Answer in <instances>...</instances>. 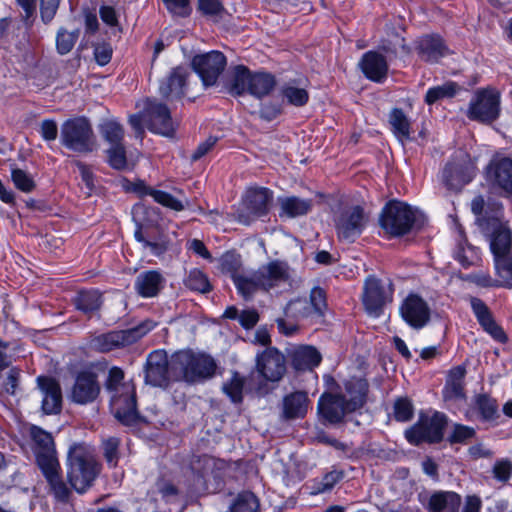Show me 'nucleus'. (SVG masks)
Masks as SVG:
<instances>
[{"label": "nucleus", "instance_id": "1", "mask_svg": "<svg viewBox=\"0 0 512 512\" xmlns=\"http://www.w3.org/2000/svg\"><path fill=\"white\" fill-rule=\"evenodd\" d=\"M326 295L322 288L314 287L310 298L291 300L284 308V317L276 319L278 330L285 336L294 335L299 329L300 321L319 319L326 309Z\"/></svg>", "mask_w": 512, "mask_h": 512}, {"label": "nucleus", "instance_id": "2", "mask_svg": "<svg viewBox=\"0 0 512 512\" xmlns=\"http://www.w3.org/2000/svg\"><path fill=\"white\" fill-rule=\"evenodd\" d=\"M217 364L214 358L204 352L192 349L179 350L171 355L173 381L188 384L204 382L215 375Z\"/></svg>", "mask_w": 512, "mask_h": 512}, {"label": "nucleus", "instance_id": "3", "mask_svg": "<svg viewBox=\"0 0 512 512\" xmlns=\"http://www.w3.org/2000/svg\"><path fill=\"white\" fill-rule=\"evenodd\" d=\"M123 371L118 367L109 370L106 387L113 392L111 409L115 417L124 425L134 423L138 418L135 388L132 384L122 383Z\"/></svg>", "mask_w": 512, "mask_h": 512}, {"label": "nucleus", "instance_id": "4", "mask_svg": "<svg viewBox=\"0 0 512 512\" xmlns=\"http://www.w3.org/2000/svg\"><path fill=\"white\" fill-rule=\"evenodd\" d=\"M67 477L78 493L85 492L99 473L93 452L83 444H74L68 451Z\"/></svg>", "mask_w": 512, "mask_h": 512}, {"label": "nucleus", "instance_id": "5", "mask_svg": "<svg viewBox=\"0 0 512 512\" xmlns=\"http://www.w3.org/2000/svg\"><path fill=\"white\" fill-rule=\"evenodd\" d=\"M60 140L67 149L78 153L92 152L96 146L92 126L85 117L65 121L61 126Z\"/></svg>", "mask_w": 512, "mask_h": 512}, {"label": "nucleus", "instance_id": "6", "mask_svg": "<svg viewBox=\"0 0 512 512\" xmlns=\"http://www.w3.org/2000/svg\"><path fill=\"white\" fill-rule=\"evenodd\" d=\"M500 92L487 87L478 89L470 100L466 115L470 120L492 123L500 114Z\"/></svg>", "mask_w": 512, "mask_h": 512}, {"label": "nucleus", "instance_id": "7", "mask_svg": "<svg viewBox=\"0 0 512 512\" xmlns=\"http://www.w3.org/2000/svg\"><path fill=\"white\" fill-rule=\"evenodd\" d=\"M415 221L416 211L400 201H391L386 204L380 217L382 228L393 236L408 233Z\"/></svg>", "mask_w": 512, "mask_h": 512}, {"label": "nucleus", "instance_id": "8", "mask_svg": "<svg viewBox=\"0 0 512 512\" xmlns=\"http://www.w3.org/2000/svg\"><path fill=\"white\" fill-rule=\"evenodd\" d=\"M446 423V416L440 412L421 414L417 423L406 430L405 437L414 445L422 442L437 443L443 438Z\"/></svg>", "mask_w": 512, "mask_h": 512}, {"label": "nucleus", "instance_id": "9", "mask_svg": "<svg viewBox=\"0 0 512 512\" xmlns=\"http://www.w3.org/2000/svg\"><path fill=\"white\" fill-rule=\"evenodd\" d=\"M155 325L153 321H145L134 328L101 334L91 340V346L100 352H109L135 343L151 331Z\"/></svg>", "mask_w": 512, "mask_h": 512}, {"label": "nucleus", "instance_id": "10", "mask_svg": "<svg viewBox=\"0 0 512 512\" xmlns=\"http://www.w3.org/2000/svg\"><path fill=\"white\" fill-rule=\"evenodd\" d=\"M502 216L503 213L498 206L491 218H479L481 229L491 234L490 248L494 259L512 253V234L502 222Z\"/></svg>", "mask_w": 512, "mask_h": 512}, {"label": "nucleus", "instance_id": "11", "mask_svg": "<svg viewBox=\"0 0 512 512\" xmlns=\"http://www.w3.org/2000/svg\"><path fill=\"white\" fill-rule=\"evenodd\" d=\"M272 201V192L264 187L249 188L246 191L243 208L238 211L237 220L244 225H250L256 219L265 216Z\"/></svg>", "mask_w": 512, "mask_h": 512}, {"label": "nucleus", "instance_id": "12", "mask_svg": "<svg viewBox=\"0 0 512 512\" xmlns=\"http://www.w3.org/2000/svg\"><path fill=\"white\" fill-rule=\"evenodd\" d=\"M393 287L391 282L370 276L364 285L363 304L369 315L378 317L383 307L392 301Z\"/></svg>", "mask_w": 512, "mask_h": 512}, {"label": "nucleus", "instance_id": "13", "mask_svg": "<svg viewBox=\"0 0 512 512\" xmlns=\"http://www.w3.org/2000/svg\"><path fill=\"white\" fill-rule=\"evenodd\" d=\"M192 66L204 86H213L226 66V57L220 51H210L194 56Z\"/></svg>", "mask_w": 512, "mask_h": 512}, {"label": "nucleus", "instance_id": "14", "mask_svg": "<svg viewBox=\"0 0 512 512\" xmlns=\"http://www.w3.org/2000/svg\"><path fill=\"white\" fill-rule=\"evenodd\" d=\"M173 381L171 357L168 359L164 351L151 352L146 361L145 382L154 387H165Z\"/></svg>", "mask_w": 512, "mask_h": 512}, {"label": "nucleus", "instance_id": "15", "mask_svg": "<svg viewBox=\"0 0 512 512\" xmlns=\"http://www.w3.org/2000/svg\"><path fill=\"white\" fill-rule=\"evenodd\" d=\"M256 370L265 380L278 382L286 372L285 356L276 348L268 347L257 354Z\"/></svg>", "mask_w": 512, "mask_h": 512}, {"label": "nucleus", "instance_id": "16", "mask_svg": "<svg viewBox=\"0 0 512 512\" xmlns=\"http://www.w3.org/2000/svg\"><path fill=\"white\" fill-rule=\"evenodd\" d=\"M399 312L402 319L414 329L425 327L431 315L428 303L417 294H409L401 303Z\"/></svg>", "mask_w": 512, "mask_h": 512}, {"label": "nucleus", "instance_id": "17", "mask_svg": "<svg viewBox=\"0 0 512 512\" xmlns=\"http://www.w3.org/2000/svg\"><path fill=\"white\" fill-rule=\"evenodd\" d=\"M366 225L363 209L354 206L344 210L336 221L338 237L342 240L353 242L360 236Z\"/></svg>", "mask_w": 512, "mask_h": 512}, {"label": "nucleus", "instance_id": "18", "mask_svg": "<svg viewBox=\"0 0 512 512\" xmlns=\"http://www.w3.org/2000/svg\"><path fill=\"white\" fill-rule=\"evenodd\" d=\"M146 117L147 127L150 131L163 136L173 135L175 124L167 106L156 101L147 100Z\"/></svg>", "mask_w": 512, "mask_h": 512}, {"label": "nucleus", "instance_id": "19", "mask_svg": "<svg viewBox=\"0 0 512 512\" xmlns=\"http://www.w3.org/2000/svg\"><path fill=\"white\" fill-rule=\"evenodd\" d=\"M262 279L263 291H269L273 288L282 286H291L292 272L287 263L274 260L259 269Z\"/></svg>", "mask_w": 512, "mask_h": 512}, {"label": "nucleus", "instance_id": "20", "mask_svg": "<svg viewBox=\"0 0 512 512\" xmlns=\"http://www.w3.org/2000/svg\"><path fill=\"white\" fill-rule=\"evenodd\" d=\"M99 393L100 385L96 375L91 372H81L72 387L71 399L77 404L85 405L95 401Z\"/></svg>", "mask_w": 512, "mask_h": 512}, {"label": "nucleus", "instance_id": "21", "mask_svg": "<svg viewBox=\"0 0 512 512\" xmlns=\"http://www.w3.org/2000/svg\"><path fill=\"white\" fill-rule=\"evenodd\" d=\"M33 441V449L39 468L44 467V463L59 462L56 457L53 438L50 433L43 429L33 426L30 430Z\"/></svg>", "mask_w": 512, "mask_h": 512}, {"label": "nucleus", "instance_id": "22", "mask_svg": "<svg viewBox=\"0 0 512 512\" xmlns=\"http://www.w3.org/2000/svg\"><path fill=\"white\" fill-rule=\"evenodd\" d=\"M320 414L330 423L342 421L346 413L354 410L348 409L346 396L340 394H324L318 402Z\"/></svg>", "mask_w": 512, "mask_h": 512}, {"label": "nucleus", "instance_id": "23", "mask_svg": "<svg viewBox=\"0 0 512 512\" xmlns=\"http://www.w3.org/2000/svg\"><path fill=\"white\" fill-rule=\"evenodd\" d=\"M37 383L42 394V410L45 414H56L61 409L62 393L59 383L50 377L39 376Z\"/></svg>", "mask_w": 512, "mask_h": 512}, {"label": "nucleus", "instance_id": "24", "mask_svg": "<svg viewBox=\"0 0 512 512\" xmlns=\"http://www.w3.org/2000/svg\"><path fill=\"white\" fill-rule=\"evenodd\" d=\"M48 486L50 493L57 502L66 503L70 496V490L65 484L61 476V467L59 462L44 463V467L40 468Z\"/></svg>", "mask_w": 512, "mask_h": 512}, {"label": "nucleus", "instance_id": "25", "mask_svg": "<svg viewBox=\"0 0 512 512\" xmlns=\"http://www.w3.org/2000/svg\"><path fill=\"white\" fill-rule=\"evenodd\" d=\"M189 72L184 67L172 69L169 76L159 85V93L167 99H180L185 94L186 79Z\"/></svg>", "mask_w": 512, "mask_h": 512}, {"label": "nucleus", "instance_id": "26", "mask_svg": "<svg viewBox=\"0 0 512 512\" xmlns=\"http://www.w3.org/2000/svg\"><path fill=\"white\" fill-rule=\"evenodd\" d=\"M359 66L364 75L374 82H382L387 77L388 64L386 58L376 51L366 52L362 56Z\"/></svg>", "mask_w": 512, "mask_h": 512}, {"label": "nucleus", "instance_id": "27", "mask_svg": "<svg viewBox=\"0 0 512 512\" xmlns=\"http://www.w3.org/2000/svg\"><path fill=\"white\" fill-rule=\"evenodd\" d=\"M470 305L483 329L496 341L505 342L507 337L502 328L495 323L487 305L481 299L476 297H472L470 299Z\"/></svg>", "mask_w": 512, "mask_h": 512}, {"label": "nucleus", "instance_id": "28", "mask_svg": "<svg viewBox=\"0 0 512 512\" xmlns=\"http://www.w3.org/2000/svg\"><path fill=\"white\" fill-rule=\"evenodd\" d=\"M488 177L507 194H512V160L501 158L494 160L488 167Z\"/></svg>", "mask_w": 512, "mask_h": 512}, {"label": "nucleus", "instance_id": "29", "mask_svg": "<svg viewBox=\"0 0 512 512\" xmlns=\"http://www.w3.org/2000/svg\"><path fill=\"white\" fill-rule=\"evenodd\" d=\"M419 57L426 62H437L448 55L449 50L439 36L427 35L419 39L417 45Z\"/></svg>", "mask_w": 512, "mask_h": 512}, {"label": "nucleus", "instance_id": "30", "mask_svg": "<svg viewBox=\"0 0 512 512\" xmlns=\"http://www.w3.org/2000/svg\"><path fill=\"white\" fill-rule=\"evenodd\" d=\"M143 193L151 196L156 203L176 212L183 211L190 205L188 198L182 190H178V195L175 196L163 190L145 187Z\"/></svg>", "mask_w": 512, "mask_h": 512}, {"label": "nucleus", "instance_id": "31", "mask_svg": "<svg viewBox=\"0 0 512 512\" xmlns=\"http://www.w3.org/2000/svg\"><path fill=\"white\" fill-rule=\"evenodd\" d=\"M164 278L155 270L140 273L135 280V290L145 298L156 296L163 287Z\"/></svg>", "mask_w": 512, "mask_h": 512}, {"label": "nucleus", "instance_id": "32", "mask_svg": "<svg viewBox=\"0 0 512 512\" xmlns=\"http://www.w3.org/2000/svg\"><path fill=\"white\" fill-rule=\"evenodd\" d=\"M251 71L244 65L233 67L228 73L225 87L227 91L234 96H240L249 93Z\"/></svg>", "mask_w": 512, "mask_h": 512}, {"label": "nucleus", "instance_id": "33", "mask_svg": "<svg viewBox=\"0 0 512 512\" xmlns=\"http://www.w3.org/2000/svg\"><path fill=\"white\" fill-rule=\"evenodd\" d=\"M321 355L312 346H300L291 355L292 366L299 371L311 370L321 362Z\"/></svg>", "mask_w": 512, "mask_h": 512}, {"label": "nucleus", "instance_id": "34", "mask_svg": "<svg viewBox=\"0 0 512 512\" xmlns=\"http://www.w3.org/2000/svg\"><path fill=\"white\" fill-rule=\"evenodd\" d=\"M461 497L455 492H437L428 502L429 512H459Z\"/></svg>", "mask_w": 512, "mask_h": 512}, {"label": "nucleus", "instance_id": "35", "mask_svg": "<svg viewBox=\"0 0 512 512\" xmlns=\"http://www.w3.org/2000/svg\"><path fill=\"white\" fill-rule=\"evenodd\" d=\"M475 175V167L472 163L465 166L464 169L459 168L455 164H448L443 171V178L446 185L450 188L457 189L467 184Z\"/></svg>", "mask_w": 512, "mask_h": 512}, {"label": "nucleus", "instance_id": "36", "mask_svg": "<svg viewBox=\"0 0 512 512\" xmlns=\"http://www.w3.org/2000/svg\"><path fill=\"white\" fill-rule=\"evenodd\" d=\"M233 282L238 293L245 300H250L256 292L263 290L259 270L249 273L242 272L240 275L234 276Z\"/></svg>", "mask_w": 512, "mask_h": 512}, {"label": "nucleus", "instance_id": "37", "mask_svg": "<svg viewBox=\"0 0 512 512\" xmlns=\"http://www.w3.org/2000/svg\"><path fill=\"white\" fill-rule=\"evenodd\" d=\"M308 397L304 392H294L283 399V415L286 419L302 418L308 409Z\"/></svg>", "mask_w": 512, "mask_h": 512}, {"label": "nucleus", "instance_id": "38", "mask_svg": "<svg viewBox=\"0 0 512 512\" xmlns=\"http://www.w3.org/2000/svg\"><path fill=\"white\" fill-rule=\"evenodd\" d=\"M346 399L348 403V409L357 410L361 408L365 403V398L368 390V384L366 380L360 378H353L345 383Z\"/></svg>", "mask_w": 512, "mask_h": 512}, {"label": "nucleus", "instance_id": "39", "mask_svg": "<svg viewBox=\"0 0 512 512\" xmlns=\"http://www.w3.org/2000/svg\"><path fill=\"white\" fill-rule=\"evenodd\" d=\"M275 84V78L269 73H251L248 94L256 98H262L273 90Z\"/></svg>", "mask_w": 512, "mask_h": 512}, {"label": "nucleus", "instance_id": "40", "mask_svg": "<svg viewBox=\"0 0 512 512\" xmlns=\"http://www.w3.org/2000/svg\"><path fill=\"white\" fill-rule=\"evenodd\" d=\"M465 372V368L461 366L451 369L443 389L445 399H460L464 397L463 379Z\"/></svg>", "mask_w": 512, "mask_h": 512}, {"label": "nucleus", "instance_id": "41", "mask_svg": "<svg viewBox=\"0 0 512 512\" xmlns=\"http://www.w3.org/2000/svg\"><path fill=\"white\" fill-rule=\"evenodd\" d=\"M279 203L281 215L284 214L289 218L305 215L312 207L311 200L301 199L295 196L281 198L279 199Z\"/></svg>", "mask_w": 512, "mask_h": 512}, {"label": "nucleus", "instance_id": "42", "mask_svg": "<svg viewBox=\"0 0 512 512\" xmlns=\"http://www.w3.org/2000/svg\"><path fill=\"white\" fill-rule=\"evenodd\" d=\"M389 124L396 138L400 141L410 139L411 136V123L405 113L399 109L394 108L389 114Z\"/></svg>", "mask_w": 512, "mask_h": 512}, {"label": "nucleus", "instance_id": "43", "mask_svg": "<svg viewBox=\"0 0 512 512\" xmlns=\"http://www.w3.org/2000/svg\"><path fill=\"white\" fill-rule=\"evenodd\" d=\"M343 478L341 471L333 470L326 473L320 480H314L310 486V493L317 495L331 491L333 487Z\"/></svg>", "mask_w": 512, "mask_h": 512}, {"label": "nucleus", "instance_id": "44", "mask_svg": "<svg viewBox=\"0 0 512 512\" xmlns=\"http://www.w3.org/2000/svg\"><path fill=\"white\" fill-rule=\"evenodd\" d=\"M100 133L102 137L110 143L111 146L122 144L124 138V130L122 126L115 120H106L100 125Z\"/></svg>", "mask_w": 512, "mask_h": 512}, {"label": "nucleus", "instance_id": "45", "mask_svg": "<svg viewBox=\"0 0 512 512\" xmlns=\"http://www.w3.org/2000/svg\"><path fill=\"white\" fill-rule=\"evenodd\" d=\"M184 284L190 290L200 293H208L212 289L207 275L199 269L191 270Z\"/></svg>", "mask_w": 512, "mask_h": 512}, {"label": "nucleus", "instance_id": "46", "mask_svg": "<svg viewBox=\"0 0 512 512\" xmlns=\"http://www.w3.org/2000/svg\"><path fill=\"white\" fill-rule=\"evenodd\" d=\"M101 294L98 291H82L76 298V307L84 313L96 311L101 306Z\"/></svg>", "mask_w": 512, "mask_h": 512}, {"label": "nucleus", "instance_id": "47", "mask_svg": "<svg viewBox=\"0 0 512 512\" xmlns=\"http://www.w3.org/2000/svg\"><path fill=\"white\" fill-rule=\"evenodd\" d=\"M495 268L501 278L500 286L512 288V253L494 259Z\"/></svg>", "mask_w": 512, "mask_h": 512}, {"label": "nucleus", "instance_id": "48", "mask_svg": "<svg viewBox=\"0 0 512 512\" xmlns=\"http://www.w3.org/2000/svg\"><path fill=\"white\" fill-rule=\"evenodd\" d=\"M458 88V85L454 82H447L443 85L432 87L428 89L425 101L431 105L440 99L453 97L457 93Z\"/></svg>", "mask_w": 512, "mask_h": 512}, {"label": "nucleus", "instance_id": "49", "mask_svg": "<svg viewBox=\"0 0 512 512\" xmlns=\"http://www.w3.org/2000/svg\"><path fill=\"white\" fill-rule=\"evenodd\" d=\"M259 501L251 492L240 493L230 507L231 512H258Z\"/></svg>", "mask_w": 512, "mask_h": 512}, {"label": "nucleus", "instance_id": "50", "mask_svg": "<svg viewBox=\"0 0 512 512\" xmlns=\"http://www.w3.org/2000/svg\"><path fill=\"white\" fill-rule=\"evenodd\" d=\"M244 383V377L239 373L234 372L231 379L223 384V391L234 403L241 402L243 398Z\"/></svg>", "mask_w": 512, "mask_h": 512}, {"label": "nucleus", "instance_id": "51", "mask_svg": "<svg viewBox=\"0 0 512 512\" xmlns=\"http://www.w3.org/2000/svg\"><path fill=\"white\" fill-rule=\"evenodd\" d=\"M281 93L283 98L291 105L304 106L309 99V94L304 88L287 84L282 87Z\"/></svg>", "mask_w": 512, "mask_h": 512}, {"label": "nucleus", "instance_id": "52", "mask_svg": "<svg viewBox=\"0 0 512 512\" xmlns=\"http://www.w3.org/2000/svg\"><path fill=\"white\" fill-rule=\"evenodd\" d=\"M242 266L240 255L234 252H226L220 258V267L223 273L229 274L234 281V276L240 275Z\"/></svg>", "mask_w": 512, "mask_h": 512}, {"label": "nucleus", "instance_id": "53", "mask_svg": "<svg viewBox=\"0 0 512 512\" xmlns=\"http://www.w3.org/2000/svg\"><path fill=\"white\" fill-rule=\"evenodd\" d=\"M78 36H79L78 30L69 32L66 29L61 28L58 31L57 37H56L57 51L61 55H65V54L69 53L73 49V47L76 43V40L78 39Z\"/></svg>", "mask_w": 512, "mask_h": 512}, {"label": "nucleus", "instance_id": "54", "mask_svg": "<svg viewBox=\"0 0 512 512\" xmlns=\"http://www.w3.org/2000/svg\"><path fill=\"white\" fill-rule=\"evenodd\" d=\"M11 179L15 187L24 193H29L35 188L33 177L20 168L14 167L11 169Z\"/></svg>", "mask_w": 512, "mask_h": 512}, {"label": "nucleus", "instance_id": "55", "mask_svg": "<svg viewBox=\"0 0 512 512\" xmlns=\"http://www.w3.org/2000/svg\"><path fill=\"white\" fill-rule=\"evenodd\" d=\"M108 163L110 166L117 170H124L128 168V161L126 158V151L122 144L113 145L107 150Z\"/></svg>", "mask_w": 512, "mask_h": 512}, {"label": "nucleus", "instance_id": "56", "mask_svg": "<svg viewBox=\"0 0 512 512\" xmlns=\"http://www.w3.org/2000/svg\"><path fill=\"white\" fill-rule=\"evenodd\" d=\"M477 408L484 420L491 421L497 414L496 401L486 395H479L476 398Z\"/></svg>", "mask_w": 512, "mask_h": 512}, {"label": "nucleus", "instance_id": "57", "mask_svg": "<svg viewBox=\"0 0 512 512\" xmlns=\"http://www.w3.org/2000/svg\"><path fill=\"white\" fill-rule=\"evenodd\" d=\"M498 206L502 210V206L499 203H493L491 208L490 206L485 207L484 199L481 196L474 198L471 202V210L477 216L478 223L479 218H491Z\"/></svg>", "mask_w": 512, "mask_h": 512}, {"label": "nucleus", "instance_id": "58", "mask_svg": "<svg viewBox=\"0 0 512 512\" xmlns=\"http://www.w3.org/2000/svg\"><path fill=\"white\" fill-rule=\"evenodd\" d=\"M394 415L398 421H408L413 415V405L408 398H399L394 404Z\"/></svg>", "mask_w": 512, "mask_h": 512}, {"label": "nucleus", "instance_id": "59", "mask_svg": "<svg viewBox=\"0 0 512 512\" xmlns=\"http://www.w3.org/2000/svg\"><path fill=\"white\" fill-rule=\"evenodd\" d=\"M118 447L119 440L115 437H111L103 443L104 457L112 467L116 466L118 462Z\"/></svg>", "mask_w": 512, "mask_h": 512}, {"label": "nucleus", "instance_id": "60", "mask_svg": "<svg viewBox=\"0 0 512 512\" xmlns=\"http://www.w3.org/2000/svg\"><path fill=\"white\" fill-rule=\"evenodd\" d=\"M512 474V462L507 459L497 460L493 466V476L500 482H506Z\"/></svg>", "mask_w": 512, "mask_h": 512}, {"label": "nucleus", "instance_id": "61", "mask_svg": "<svg viewBox=\"0 0 512 512\" xmlns=\"http://www.w3.org/2000/svg\"><path fill=\"white\" fill-rule=\"evenodd\" d=\"M167 10L177 16H187L190 13L189 0H163Z\"/></svg>", "mask_w": 512, "mask_h": 512}, {"label": "nucleus", "instance_id": "62", "mask_svg": "<svg viewBox=\"0 0 512 512\" xmlns=\"http://www.w3.org/2000/svg\"><path fill=\"white\" fill-rule=\"evenodd\" d=\"M156 487L166 501H170L178 495L176 486L165 478L159 479L156 483Z\"/></svg>", "mask_w": 512, "mask_h": 512}, {"label": "nucleus", "instance_id": "63", "mask_svg": "<svg viewBox=\"0 0 512 512\" xmlns=\"http://www.w3.org/2000/svg\"><path fill=\"white\" fill-rule=\"evenodd\" d=\"M474 429L464 425H455L449 439L453 443H461L474 436Z\"/></svg>", "mask_w": 512, "mask_h": 512}, {"label": "nucleus", "instance_id": "64", "mask_svg": "<svg viewBox=\"0 0 512 512\" xmlns=\"http://www.w3.org/2000/svg\"><path fill=\"white\" fill-rule=\"evenodd\" d=\"M238 321L244 329L253 328L259 321V314L254 309H246L240 312Z\"/></svg>", "mask_w": 512, "mask_h": 512}]
</instances>
